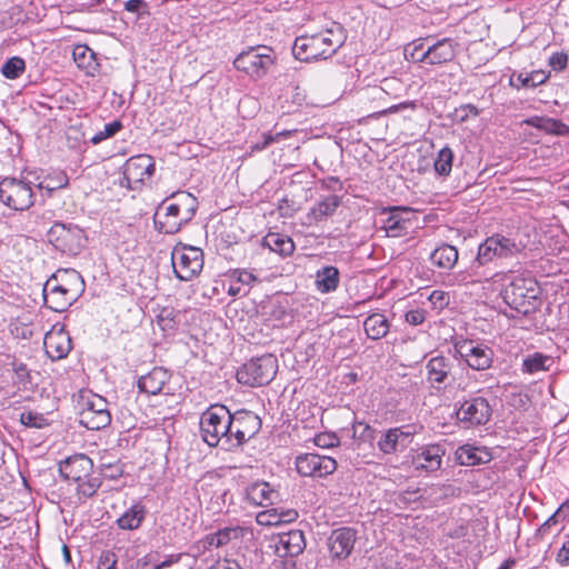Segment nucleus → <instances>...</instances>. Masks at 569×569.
<instances>
[{
    "label": "nucleus",
    "mask_w": 569,
    "mask_h": 569,
    "mask_svg": "<svg viewBox=\"0 0 569 569\" xmlns=\"http://www.w3.org/2000/svg\"><path fill=\"white\" fill-rule=\"evenodd\" d=\"M568 63V56L563 52H555L549 58V66L556 71H562Z\"/></svg>",
    "instance_id": "nucleus-56"
},
{
    "label": "nucleus",
    "mask_w": 569,
    "mask_h": 569,
    "mask_svg": "<svg viewBox=\"0 0 569 569\" xmlns=\"http://www.w3.org/2000/svg\"><path fill=\"white\" fill-rule=\"evenodd\" d=\"M68 182V176L63 171H59L54 176L47 177L38 187L53 191L67 187Z\"/></svg>",
    "instance_id": "nucleus-45"
},
{
    "label": "nucleus",
    "mask_w": 569,
    "mask_h": 569,
    "mask_svg": "<svg viewBox=\"0 0 569 569\" xmlns=\"http://www.w3.org/2000/svg\"><path fill=\"white\" fill-rule=\"evenodd\" d=\"M278 371V360L271 353L252 358L237 371V380L242 385L258 387L268 385Z\"/></svg>",
    "instance_id": "nucleus-8"
},
{
    "label": "nucleus",
    "mask_w": 569,
    "mask_h": 569,
    "mask_svg": "<svg viewBox=\"0 0 569 569\" xmlns=\"http://www.w3.org/2000/svg\"><path fill=\"white\" fill-rule=\"evenodd\" d=\"M170 198L174 200V204L180 210L182 220H184L188 223L197 212V198L187 191H178L176 193H172Z\"/></svg>",
    "instance_id": "nucleus-37"
},
{
    "label": "nucleus",
    "mask_w": 569,
    "mask_h": 569,
    "mask_svg": "<svg viewBox=\"0 0 569 569\" xmlns=\"http://www.w3.org/2000/svg\"><path fill=\"white\" fill-rule=\"evenodd\" d=\"M179 561V556H170L168 559L154 566V569H167Z\"/></svg>",
    "instance_id": "nucleus-63"
},
{
    "label": "nucleus",
    "mask_w": 569,
    "mask_h": 569,
    "mask_svg": "<svg viewBox=\"0 0 569 569\" xmlns=\"http://www.w3.org/2000/svg\"><path fill=\"white\" fill-rule=\"evenodd\" d=\"M73 60L80 69L92 73L97 69L94 52L87 46L79 44L73 49Z\"/></svg>",
    "instance_id": "nucleus-39"
},
{
    "label": "nucleus",
    "mask_w": 569,
    "mask_h": 569,
    "mask_svg": "<svg viewBox=\"0 0 569 569\" xmlns=\"http://www.w3.org/2000/svg\"><path fill=\"white\" fill-rule=\"evenodd\" d=\"M92 460L83 453L71 456L59 465L61 476L73 482L87 479L92 473Z\"/></svg>",
    "instance_id": "nucleus-22"
},
{
    "label": "nucleus",
    "mask_w": 569,
    "mask_h": 569,
    "mask_svg": "<svg viewBox=\"0 0 569 569\" xmlns=\"http://www.w3.org/2000/svg\"><path fill=\"white\" fill-rule=\"evenodd\" d=\"M456 352L473 370H486L490 368L493 360V351L485 345L475 343L471 340H465L456 343Z\"/></svg>",
    "instance_id": "nucleus-17"
},
{
    "label": "nucleus",
    "mask_w": 569,
    "mask_h": 569,
    "mask_svg": "<svg viewBox=\"0 0 569 569\" xmlns=\"http://www.w3.org/2000/svg\"><path fill=\"white\" fill-rule=\"evenodd\" d=\"M168 199L162 201L154 214V224L159 232L166 234L177 233L187 222L182 220L180 210L174 202L167 203Z\"/></svg>",
    "instance_id": "nucleus-19"
},
{
    "label": "nucleus",
    "mask_w": 569,
    "mask_h": 569,
    "mask_svg": "<svg viewBox=\"0 0 569 569\" xmlns=\"http://www.w3.org/2000/svg\"><path fill=\"white\" fill-rule=\"evenodd\" d=\"M277 61L276 51L268 46H252L242 50L233 60V67L253 80L262 79Z\"/></svg>",
    "instance_id": "nucleus-5"
},
{
    "label": "nucleus",
    "mask_w": 569,
    "mask_h": 569,
    "mask_svg": "<svg viewBox=\"0 0 569 569\" xmlns=\"http://www.w3.org/2000/svg\"><path fill=\"white\" fill-rule=\"evenodd\" d=\"M26 69V62L20 57H12L8 59L2 68L1 72L7 79H17L19 78Z\"/></svg>",
    "instance_id": "nucleus-43"
},
{
    "label": "nucleus",
    "mask_w": 569,
    "mask_h": 569,
    "mask_svg": "<svg viewBox=\"0 0 569 569\" xmlns=\"http://www.w3.org/2000/svg\"><path fill=\"white\" fill-rule=\"evenodd\" d=\"M278 517L281 519V523H289L298 518V512L295 509L279 510Z\"/></svg>",
    "instance_id": "nucleus-61"
},
{
    "label": "nucleus",
    "mask_w": 569,
    "mask_h": 569,
    "mask_svg": "<svg viewBox=\"0 0 569 569\" xmlns=\"http://www.w3.org/2000/svg\"><path fill=\"white\" fill-rule=\"evenodd\" d=\"M0 202L12 210H27L34 203L32 183L7 177L0 181Z\"/></svg>",
    "instance_id": "nucleus-10"
},
{
    "label": "nucleus",
    "mask_w": 569,
    "mask_h": 569,
    "mask_svg": "<svg viewBox=\"0 0 569 569\" xmlns=\"http://www.w3.org/2000/svg\"><path fill=\"white\" fill-rule=\"evenodd\" d=\"M453 159L455 153L449 146L441 148L433 160L435 172L440 177H448L452 170Z\"/></svg>",
    "instance_id": "nucleus-40"
},
{
    "label": "nucleus",
    "mask_w": 569,
    "mask_h": 569,
    "mask_svg": "<svg viewBox=\"0 0 569 569\" xmlns=\"http://www.w3.org/2000/svg\"><path fill=\"white\" fill-rule=\"evenodd\" d=\"M248 293V289L242 288L237 281L234 280L228 288V295L230 296H246Z\"/></svg>",
    "instance_id": "nucleus-62"
},
{
    "label": "nucleus",
    "mask_w": 569,
    "mask_h": 569,
    "mask_svg": "<svg viewBox=\"0 0 569 569\" xmlns=\"http://www.w3.org/2000/svg\"><path fill=\"white\" fill-rule=\"evenodd\" d=\"M365 331L369 339L379 340L389 332V321L381 313L368 316L363 322Z\"/></svg>",
    "instance_id": "nucleus-36"
},
{
    "label": "nucleus",
    "mask_w": 569,
    "mask_h": 569,
    "mask_svg": "<svg viewBox=\"0 0 569 569\" xmlns=\"http://www.w3.org/2000/svg\"><path fill=\"white\" fill-rule=\"evenodd\" d=\"M296 469L302 477H327L337 469V461L328 456L305 453L296 458Z\"/></svg>",
    "instance_id": "nucleus-15"
},
{
    "label": "nucleus",
    "mask_w": 569,
    "mask_h": 569,
    "mask_svg": "<svg viewBox=\"0 0 569 569\" xmlns=\"http://www.w3.org/2000/svg\"><path fill=\"white\" fill-rule=\"evenodd\" d=\"M157 323L163 331L173 330L176 326L173 310L163 309L157 318Z\"/></svg>",
    "instance_id": "nucleus-52"
},
{
    "label": "nucleus",
    "mask_w": 569,
    "mask_h": 569,
    "mask_svg": "<svg viewBox=\"0 0 569 569\" xmlns=\"http://www.w3.org/2000/svg\"><path fill=\"white\" fill-rule=\"evenodd\" d=\"M458 257L459 253L456 247L443 243L431 252L430 260L436 267L450 270L457 263Z\"/></svg>",
    "instance_id": "nucleus-30"
},
{
    "label": "nucleus",
    "mask_w": 569,
    "mask_h": 569,
    "mask_svg": "<svg viewBox=\"0 0 569 569\" xmlns=\"http://www.w3.org/2000/svg\"><path fill=\"white\" fill-rule=\"evenodd\" d=\"M556 561L561 567H569V539L563 541L560 549L558 550Z\"/></svg>",
    "instance_id": "nucleus-59"
},
{
    "label": "nucleus",
    "mask_w": 569,
    "mask_h": 569,
    "mask_svg": "<svg viewBox=\"0 0 569 569\" xmlns=\"http://www.w3.org/2000/svg\"><path fill=\"white\" fill-rule=\"evenodd\" d=\"M479 448L470 445H463L457 449L456 457L462 466H476L482 462V458L479 456Z\"/></svg>",
    "instance_id": "nucleus-42"
},
{
    "label": "nucleus",
    "mask_w": 569,
    "mask_h": 569,
    "mask_svg": "<svg viewBox=\"0 0 569 569\" xmlns=\"http://www.w3.org/2000/svg\"><path fill=\"white\" fill-rule=\"evenodd\" d=\"M122 128V123L119 120H114L104 126L103 130L98 131L91 139L92 144H99L103 140L113 137Z\"/></svg>",
    "instance_id": "nucleus-46"
},
{
    "label": "nucleus",
    "mask_w": 569,
    "mask_h": 569,
    "mask_svg": "<svg viewBox=\"0 0 569 569\" xmlns=\"http://www.w3.org/2000/svg\"><path fill=\"white\" fill-rule=\"evenodd\" d=\"M276 141V137L271 136V134H263V140L262 142H258L253 149L256 150H262L264 148H267L268 146H270L272 142Z\"/></svg>",
    "instance_id": "nucleus-64"
},
{
    "label": "nucleus",
    "mask_w": 569,
    "mask_h": 569,
    "mask_svg": "<svg viewBox=\"0 0 569 569\" xmlns=\"http://www.w3.org/2000/svg\"><path fill=\"white\" fill-rule=\"evenodd\" d=\"M415 433L413 428L409 426L390 428L381 433L377 447L383 455L402 452L412 443Z\"/></svg>",
    "instance_id": "nucleus-16"
},
{
    "label": "nucleus",
    "mask_w": 569,
    "mask_h": 569,
    "mask_svg": "<svg viewBox=\"0 0 569 569\" xmlns=\"http://www.w3.org/2000/svg\"><path fill=\"white\" fill-rule=\"evenodd\" d=\"M316 446L320 448H331L339 443L338 438L335 435L320 433L315 438Z\"/></svg>",
    "instance_id": "nucleus-57"
},
{
    "label": "nucleus",
    "mask_w": 569,
    "mask_h": 569,
    "mask_svg": "<svg viewBox=\"0 0 569 569\" xmlns=\"http://www.w3.org/2000/svg\"><path fill=\"white\" fill-rule=\"evenodd\" d=\"M170 379V373L160 367L153 368L150 372L141 376L138 380L140 391L156 396L160 393Z\"/></svg>",
    "instance_id": "nucleus-25"
},
{
    "label": "nucleus",
    "mask_w": 569,
    "mask_h": 569,
    "mask_svg": "<svg viewBox=\"0 0 569 569\" xmlns=\"http://www.w3.org/2000/svg\"><path fill=\"white\" fill-rule=\"evenodd\" d=\"M77 483L78 495L83 498H91L97 493L98 489L100 488L101 479L99 477L92 476L91 473L87 479H83Z\"/></svg>",
    "instance_id": "nucleus-44"
},
{
    "label": "nucleus",
    "mask_w": 569,
    "mask_h": 569,
    "mask_svg": "<svg viewBox=\"0 0 569 569\" xmlns=\"http://www.w3.org/2000/svg\"><path fill=\"white\" fill-rule=\"evenodd\" d=\"M340 282V273L338 268L333 266H325L316 272V288L321 293L335 291Z\"/></svg>",
    "instance_id": "nucleus-28"
},
{
    "label": "nucleus",
    "mask_w": 569,
    "mask_h": 569,
    "mask_svg": "<svg viewBox=\"0 0 569 569\" xmlns=\"http://www.w3.org/2000/svg\"><path fill=\"white\" fill-rule=\"evenodd\" d=\"M387 94V91L382 87L373 86L365 90L362 93V99L376 102V108H379L381 107V101L386 99Z\"/></svg>",
    "instance_id": "nucleus-49"
},
{
    "label": "nucleus",
    "mask_w": 569,
    "mask_h": 569,
    "mask_svg": "<svg viewBox=\"0 0 569 569\" xmlns=\"http://www.w3.org/2000/svg\"><path fill=\"white\" fill-rule=\"evenodd\" d=\"M232 422L231 433H229V443L232 450L241 447L256 436L261 427V421L257 415L251 411L240 410L231 413Z\"/></svg>",
    "instance_id": "nucleus-13"
},
{
    "label": "nucleus",
    "mask_w": 569,
    "mask_h": 569,
    "mask_svg": "<svg viewBox=\"0 0 569 569\" xmlns=\"http://www.w3.org/2000/svg\"><path fill=\"white\" fill-rule=\"evenodd\" d=\"M457 43L450 38H443L432 44L415 41L405 48L408 61L428 66H440L450 62L456 57Z\"/></svg>",
    "instance_id": "nucleus-4"
},
{
    "label": "nucleus",
    "mask_w": 569,
    "mask_h": 569,
    "mask_svg": "<svg viewBox=\"0 0 569 569\" xmlns=\"http://www.w3.org/2000/svg\"><path fill=\"white\" fill-rule=\"evenodd\" d=\"M261 244L282 257L290 256L295 251L292 239L278 232H269L266 234L262 238Z\"/></svg>",
    "instance_id": "nucleus-27"
},
{
    "label": "nucleus",
    "mask_w": 569,
    "mask_h": 569,
    "mask_svg": "<svg viewBox=\"0 0 569 569\" xmlns=\"http://www.w3.org/2000/svg\"><path fill=\"white\" fill-rule=\"evenodd\" d=\"M171 261L177 278L189 281L202 270L203 252L201 249L191 246L174 248L171 253Z\"/></svg>",
    "instance_id": "nucleus-12"
},
{
    "label": "nucleus",
    "mask_w": 569,
    "mask_h": 569,
    "mask_svg": "<svg viewBox=\"0 0 569 569\" xmlns=\"http://www.w3.org/2000/svg\"><path fill=\"white\" fill-rule=\"evenodd\" d=\"M516 80L519 84H516L513 79H511L510 82L517 88H536L548 80V74L542 70H535L526 73L520 72L517 74Z\"/></svg>",
    "instance_id": "nucleus-41"
},
{
    "label": "nucleus",
    "mask_w": 569,
    "mask_h": 569,
    "mask_svg": "<svg viewBox=\"0 0 569 569\" xmlns=\"http://www.w3.org/2000/svg\"><path fill=\"white\" fill-rule=\"evenodd\" d=\"M123 8L138 17L148 13V3L144 0H128L123 3Z\"/></svg>",
    "instance_id": "nucleus-53"
},
{
    "label": "nucleus",
    "mask_w": 569,
    "mask_h": 569,
    "mask_svg": "<svg viewBox=\"0 0 569 569\" xmlns=\"http://www.w3.org/2000/svg\"><path fill=\"white\" fill-rule=\"evenodd\" d=\"M48 241L53 247L70 256H77L84 247V231L73 223L56 222L47 232Z\"/></svg>",
    "instance_id": "nucleus-11"
},
{
    "label": "nucleus",
    "mask_w": 569,
    "mask_h": 569,
    "mask_svg": "<svg viewBox=\"0 0 569 569\" xmlns=\"http://www.w3.org/2000/svg\"><path fill=\"white\" fill-rule=\"evenodd\" d=\"M79 405V422L89 430H100L111 422L108 402L99 395L81 393Z\"/></svg>",
    "instance_id": "nucleus-9"
},
{
    "label": "nucleus",
    "mask_w": 569,
    "mask_h": 569,
    "mask_svg": "<svg viewBox=\"0 0 569 569\" xmlns=\"http://www.w3.org/2000/svg\"><path fill=\"white\" fill-rule=\"evenodd\" d=\"M339 206L340 198L338 196H328L321 199L310 209L308 217L311 221L320 222L332 216Z\"/></svg>",
    "instance_id": "nucleus-33"
},
{
    "label": "nucleus",
    "mask_w": 569,
    "mask_h": 569,
    "mask_svg": "<svg viewBox=\"0 0 569 569\" xmlns=\"http://www.w3.org/2000/svg\"><path fill=\"white\" fill-rule=\"evenodd\" d=\"M118 558L112 551H103L98 560V569H117Z\"/></svg>",
    "instance_id": "nucleus-54"
},
{
    "label": "nucleus",
    "mask_w": 569,
    "mask_h": 569,
    "mask_svg": "<svg viewBox=\"0 0 569 569\" xmlns=\"http://www.w3.org/2000/svg\"><path fill=\"white\" fill-rule=\"evenodd\" d=\"M382 214L387 217L382 220V229L386 231L388 237H401L408 233L411 228L410 214L412 210L410 208L393 207L383 209Z\"/></svg>",
    "instance_id": "nucleus-20"
},
{
    "label": "nucleus",
    "mask_w": 569,
    "mask_h": 569,
    "mask_svg": "<svg viewBox=\"0 0 569 569\" xmlns=\"http://www.w3.org/2000/svg\"><path fill=\"white\" fill-rule=\"evenodd\" d=\"M356 540V531L352 528L342 527L332 530L328 538L331 557L335 559L348 558L353 550Z\"/></svg>",
    "instance_id": "nucleus-23"
},
{
    "label": "nucleus",
    "mask_w": 569,
    "mask_h": 569,
    "mask_svg": "<svg viewBox=\"0 0 569 569\" xmlns=\"http://www.w3.org/2000/svg\"><path fill=\"white\" fill-rule=\"evenodd\" d=\"M232 422L231 412L220 403L211 405L200 416V435L209 447L220 446L224 450H232L229 443Z\"/></svg>",
    "instance_id": "nucleus-3"
},
{
    "label": "nucleus",
    "mask_w": 569,
    "mask_h": 569,
    "mask_svg": "<svg viewBox=\"0 0 569 569\" xmlns=\"http://www.w3.org/2000/svg\"><path fill=\"white\" fill-rule=\"evenodd\" d=\"M232 278L239 283L242 288L247 287L249 290L256 282H258V277L248 271L246 269H237L232 272Z\"/></svg>",
    "instance_id": "nucleus-48"
},
{
    "label": "nucleus",
    "mask_w": 569,
    "mask_h": 569,
    "mask_svg": "<svg viewBox=\"0 0 569 569\" xmlns=\"http://www.w3.org/2000/svg\"><path fill=\"white\" fill-rule=\"evenodd\" d=\"M279 542L284 551V556H298L306 548L305 537L300 530H291L287 533H282L279 537Z\"/></svg>",
    "instance_id": "nucleus-35"
},
{
    "label": "nucleus",
    "mask_w": 569,
    "mask_h": 569,
    "mask_svg": "<svg viewBox=\"0 0 569 569\" xmlns=\"http://www.w3.org/2000/svg\"><path fill=\"white\" fill-rule=\"evenodd\" d=\"M154 173V161L149 154H139L127 160L123 167V179L127 187L134 190L149 180Z\"/></svg>",
    "instance_id": "nucleus-14"
},
{
    "label": "nucleus",
    "mask_w": 569,
    "mask_h": 569,
    "mask_svg": "<svg viewBox=\"0 0 569 569\" xmlns=\"http://www.w3.org/2000/svg\"><path fill=\"white\" fill-rule=\"evenodd\" d=\"M553 531H559L558 529V519L556 515L549 517L537 530L536 536L540 539H545L546 537L553 533Z\"/></svg>",
    "instance_id": "nucleus-51"
},
{
    "label": "nucleus",
    "mask_w": 569,
    "mask_h": 569,
    "mask_svg": "<svg viewBox=\"0 0 569 569\" xmlns=\"http://www.w3.org/2000/svg\"><path fill=\"white\" fill-rule=\"evenodd\" d=\"M83 287V279L78 271L59 270L44 284V302L51 310L62 312L78 299Z\"/></svg>",
    "instance_id": "nucleus-1"
},
{
    "label": "nucleus",
    "mask_w": 569,
    "mask_h": 569,
    "mask_svg": "<svg viewBox=\"0 0 569 569\" xmlns=\"http://www.w3.org/2000/svg\"><path fill=\"white\" fill-rule=\"evenodd\" d=\"M244 529L240 526L224 527L214 533H209L204 537V545L208 547L220 548L228 545L232 540H238L243 537Z\"/></svg>",
    "instance_id": "nucleus-29"
},
{
    "label": "nucleus",
    "mask_w": 569,
    "mask_h": 569,
    "mask_svg": "<svg viewBox=\"0 0 569 569\" xmlns=\"http://www.w3.org/2000/svg\"><path fill=\"white\" fill-rule=\"evenodd\" d=\"M343 43L342 30L339 24L311 36H300L295 40L292 53L300 61L328 59Z\"/></svg>",
    "instance_id": "nucleus-2"
},
{
    "label": "nucleus",
    "mask_w": 569,
    "mask_h": 569,
    "mask_svg": "<svg viewBox=\"0 0 569 569\" xmlns=\"http://www.w3.org/2000/svg\"><path fill=\"white\" fill-rule=\"evenodd\" d=\"M553 360L550 356L541 352H533L523 358L521 371L528 375H535L539 371H549Z\"/></svg>",
    "instance_id": "nucleus-38"
},
{
    "label": "nucleus",
    "mask_w": 569,
    "mask_h": 569,
    "mask_svg": "<svg viewBox=\"0 0 569 569\" xmlns=\"http://www.w3.org/2000/svg\"><path fill=\"white\" fill-rule=\"evenodd\" d=\"M522 123L556 136H566L569 133V127L566 123L548 117L533 116L525 119Z\"/></svg>",
    "instance_id": "nucleus-26"
},
{
    "label": "nucleus",
    "mask_w": 569,
    "mask_h": 569,
    "mask_svg": "<svg viewBox=\"0 0 569 569\" xmlns=\"http://www.w3.org/2000/svg\"><path fill=\"white\" fill-rule=\"evenodd\" d=\"M257 522L261 526H279L281 519L278 517V509L272 508L262 512H259L256 518Z\"/></svg>",
    "instance_id": "nucleus-50"
},
{
    "label": "nucleus",
    "mask_w": 569,
    "mask_h": 569,
    "mask_svg": "<svg viewBox=\"0 0 569 569\" xmlns=\"http://www.w3.org/2000/svg\"><path fill=\"white\" fill-rule=\"evenodd\" d=\"M539 287L535 279L515 277L506 288L503 299L507 305L518 312L528 316L535 312L540 305Z\"/></svg>",
    "instance_id": "nucleus-6"
},
{
    "label": "nucleus",
    "mask_w": 569,
    "mask_h": 569,
    "mask_svg": "<svg viewBox=\"0 0 569 569\" xmlns=\"http://www.w3.org/2000/svg\"><path fill=\"white\" fill-rule=\"evenodd\" d=\"M525 244L500 233L488 237L478 247V253L472 267H482L495 259H507L519 254Z\"/></svg>",
    "instance_id": "nucleus-7"
},
{
    "label": "nucleus",
    "mask_w": 569,
    "mask_h": 569,
    "mask_svg": "<svg viewBox=\"0 0 569 569\" xmlns=\"http://www.w3.org/2000/svg\"><path fill=\"white\" fill-rule=\"evenodd\" d=\"M491 407L483 397H476L465 400L458 408L457 419L469 426L485 425L490 420Z\"/></svg>",
    "instance_id": "nucleus-18"
},
{
    "label": "nucleus",
    "mask_w": 569,
    "mask_h": 569,
    "mask_svg": "<svg viewBox=\"0 0 569 569\" xmlns=\"http://www.w3.org/2000/svg\"><path fill=\"white\" fill-rule=\"evenodd\" d=\"M43 347L49 358L60 360L66 358L71 351V338L63 328L52 329L46 333Z\"/></svg>",
    "instance_id": "nucleus-24"
},
{
    "label": "nucleus",
    "mask_w": 569,
    "mask_h": 569,
    "mask_svg": "<svg viewBox=\"0 0 569 569\" xmlns=\"http://www.w3.org/2000/svg\"><path fill=\"white\" fill-rule=\"evenodd\" d=\"M406 321L412 326H419L426 320V312L421 309L410 310L405 316Z\"/></svg>",
    "instance_id": "nucleus-58"
},
{
    "label": "nucleus",
    "mask_w": 569,
    "mask_h": 569,
    "mask_svg": "<svg viewBox=\"0 0 569 569\" xmlns=\"http://www.w3.org/2000/svg\"><path fill=\"white\" fill-rule=\"evenodd\" d=\"M146 515V507L142 503L137 502L117 519V525L122 530H136L141 526Z\"/></svg>",
    "instance_id": "nucleus-31"
},
{
    "label": "nucleus",
    "mask_w": 569,
    "mask_h": 569,
    "mask_svg": "<svg viewBox=\"0 0 569 569\" xmlns=\"http://www.w3.org/2000/svg\"><path fill=\"white\" fill-rule=\"evenodd\" d=\"M249 501L257 506H268L273 502L277 492L268 482H256L247 489Z\"/></svg>",
    "instance_id": "nucleus-34"
},
{
    "label": "nucleus",
    "mask_w": 569,
    "mask_h": 569,
    "mask_svg": "<svg viewBox=\"0 0 569 569\" xmlns=\"http://www.w3.org/2000/svg\"><path fill=\"white\" fill-rule=\"evenodd\" d=\"M428 300L432 303L435 309L441 310L445 308L449 302V296L448 293L441 291V290H433L429 297Z\"/></svg>",
    "instance_id": "nucleus-55"
},
{
    "label": "nucleus",
    "mask_w": 569,
    "mask_h": 569,
    "mask_svg": "<svg viewBox=\"0 0 569 569\" xmlns=\"http://www.w3.org/2000/svg\"><path fill=\"white\" fill-rule=\"evenodd\" d=\"M20 421L22 425L31 428H42L47 426V418L39 412L23 411L20 415Z\"/></svg>",
    "instance_id": "nucleus-47"
},
{
    "label": "nucleus",
    "mask_w": 569,
    "mask_h": 569,
    "mask_svg": "<svg viewBox=\"0 0 569 569\" xmlns=\"http://www.w3.org/2000/svg\"><path fill=\"white\" fill-rule=\"evenodd\" d=\"M445 453L446 449L440 443L425 445L412 456V465L418 471H437L441 468Z\"/></svg>",
    "instance_id": "nucleus-21"
},
{
    "label": "nucleus",
    "mask_w": 569,
    "mask_h": 569,
    "mask_svg": "<svg viewBox=\"0 0 569 569\" xmlns=\"http://www.w3.org/2000/svg\"><path fill=\"white\" fill-rule=\"evenodd\" d=\"M209 569H242V567L233 559H222L216 561Z\"/></svg>",
    "instance_id": "nucleus-60"
},
{
    "label": "nucleus",
    "mask_w": 569,
    "mask_h": 569,
    "mask_svg": "<svg viewBox=\"0 0 569 569\" xmlns=\"http://www.w3.org/2000/svg\"><path fill=\"white\" fill-rule=\"evenodd\" d=\"M426 368L430 382L442 383L451 370V362L443 356H435L428 360Z\"/></svg>",
    "instance_id": "nucleus-32"
}]
</instances>
